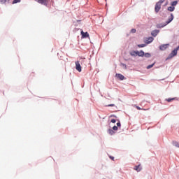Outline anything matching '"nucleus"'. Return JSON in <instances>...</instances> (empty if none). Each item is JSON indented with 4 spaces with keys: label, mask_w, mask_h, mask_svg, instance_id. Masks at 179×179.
Here are the masks:
<instances>
[{
    "label": "nucleus",
    "mask_w": 179,
    "mask_h": 179,
    "mask_svg": "<svg viewBox=\"0 0 179 179\" xmlns=\"http://www.w3.org/2000/svg\"><path fill=\"white\" fill-rule=\"evenodd\" d=\"M164 1L166 0H159L158 2H157L155 7V13H159L160 9H162V4L164 2Z\"/></svg>",
    "instance_id": "nucleus-1"
},
{
    "label": "nucleus",
    "mask_w": 179,
    "mask_h": 179,
    "mask_svg": "<svg viewBox=\"0 0 179 179\" xmlns=\"http://www.w3.org/2000/svg\"><path fill=\"white\" fill-rule=\"evenodd\" d=\"M35 1L36 2H38V3H41V5H45V6H47L50 3V0H35Z\"/></svg>",
    "instance_id": "nucleus-2"
},
{
    "label": "nucleus",
    "mask_w": 179,
    "mask_h": 179,
    "mask_svg": "<svg viewBox=\"0 0 179 179\" xmlns=\"http://www.w3.org/2000/svg\"><path fill=\"white\" fill-rule=\"evenodd\" d=\"M179 50V46H178L174 50H173L169 56V58H173V57H176L177 55V52Z\"/></svg>",
    "instance_id": "nucleus-3"
},
{
    "label": "nucleus",
    "mask_w": 179,
    "mask_h": 179,
    "mask_svg": "<svg viewBox=\"0 0 179 179\" xmlns=\"http://www.w3.org/2000/svg\"><path fill=\"white\" fill-rule=\"evenodd\" d=\"M80 34H81L82 38H87L90 37L89 33L84 32L83 30H81Z\"/></svg>",
    "instance_id": "nucleus-4"
},
{
    "label": "nucleus",
    "mask_w": 179,
    "mask_h": 179,
    "mask_svg": "<svg viewBox=\"0 0 179 179\" xmlns=\"http://www.w3.org/2000/svg\"><path fill=\"white\" fill-rule=\"evenodd\" d=\"M76 69L78 71V72H82V66H80L79 61L76 62Z\"/></svg>",
    "instance_id": "nucleus-5"
},
{
    "label": "nucleus",
    "mask_w": 179,
    "mask_h": 179,
    "mask_svg": "<svg viewBox=\"0 0 179 179\" xmlns=\"http://www.w3.org/2000/svg\"><path fill=\"white\" fill-rule=\"evenodd\" d=\"M134 53L136 54V55H138V57H143L145 55V52L143 50L139 51H134Z\"/></svg>",
    "instance_id": "nucleus-6"
},
{
    "label": "nucleus",
    "mask_w": 179,
    "mask_h": 179,
    "mask_svg": "<svg viewBox=\"0 0 179 179\" xmlns=\"http://www.w3.org/2000/svg\"><path fill=\"white\" fill-rule=\"evenodd\" d=\"M115 76L120 80H124V79H125V77L121 73H116Z\"/></svg>",
    "instance_id": "nucleus-7"
},
{
    "label": "nucleus",
    "mask_w": 179,
    "mask_h": 179,
    "mask_svg": "<svg viewBox=\"0 0 179 179\" xmlns=\"http://www.w3.org/2000/svg\"><path fill=\"white\" fill-rule=\"evenodd\" d=\"M134 170L137 171V173H139V171H142V166H141V164H138V166H135L134 168Z\"/></svg>",
    "instance_id": "nucleus-8"
},
{
    "label": "nucleus",
    "mask_w": 179,
    "mask_h": 179,
    "mask_svg": "<svg viewBox=\"0 0 179 179\" xmlns=\"http://www.w3.org/2000/svg\"><path fill=\"white\" fill-rule=\"evenodd\" d=\"M160 31L157 30V29H155L154 31H152L151 32V35L153 36V37H156V36H157V34H159Z\"/></svg>",
    "instance_id": "nucleus-9"
},
{
    "label": "nucleus",
    "mask_w": 179,
    "mask_h": 179,
    "mask_svg": "<svg viewBox=\"0 0 179 179\" xmlns=\"http://www.w3.org/2000/svg\"><path fill=\"white\" fill-rule=\"evenodd\" d=\"M167 47H169V44L162 45L159 46V50H161V51H164Z\"/></svg>",
    "instance_id": "nucleus-10"
},
{
    "label": "nucleus",
    "mask_w": 179,
    "mask_h": 179,
    "mask_svg": "<svg viewBox=\"0 0 179 179\" xmlns=\"http://www.w3.org/2000/svg\"><path fill=\"white\" fill-rule=\"evenodd\" d=\"M173 19H174V15L173 14H171V17L169 18L168 21L166 22V24H169V23H171Z\"/></svg>",
    "instance_id": "nucleus-11"
},
{
    "label": "nucleus",
    "mask_w": 179,
    "mask_h": 179,
    "mask_svg": "<svg viewBox=\"0 0 179 179\" xmlns=\"http://www.w3.org/2000/svg\"><path fill=\"white\" fill-rule=\"evenodd\" d=\"M165 26H167V23L165 24H157V29H162V27H164Z\"/></svg>",
    "instance_id": "nucleus-12"
},
{
    "label": "nucleus",
    "mask_w": 179,
    "mask_h": 179,
    "mask_svg": "<svg viewBox=\"0 0 179 179\" xmlns=\"http://www.w3.org/2000/svg\"><path fill=\"white\" fill-rule=\"evenodd\" d=\"M153 40H154L153 37H149L146 40L145 43H146V44H150V43H152V41H153Z\"/></svg>",
    "instance_id": "nucleus-13"
},
{
    "label": "nucleus",
    "mask_w": 179,
    "mask_h": 179,
    "mask_svg": "<svg viewBox=\"0 0 179 179\" xmlns=\"http://www.w3.org/2000/svg\"><path fill=\"white\" fill-rule=\"evenodd\" d=\"M177 98H169L166 99V101H168V103H171V101H174V100H176Z\"/></svg>",
    "instance_id": "nucleus-14"
},
{
    "label": "nucleus",
    "mask_w": 179,
    "mask_h": 179,
    "mask_svg": "<svg viewBox=\"0 0 179 179\" xmlns=\"http://www.w3.org/2000/svg\"><path fill=\"white\" fill-rule=\"evenodd\" d=\"M174 9H176V7H173L172 6L168 7V10H169V12H174Z\"/></svg>",
    "instance_id": "nucleus-15"
},
{
    "label": "nucleus",
    "mask_w": 179,
    "mask_h": 179,
    "mask_svg": "<svg viewBox=\"0 0 179 179\" xmlns=\"http://www.w3.org/2000/svg\"><path fill=\"white\" fill-rule=\"evenodd\" d=\"M172 145H173V146H176V148H179V143L177 141H173Z\"/></svg>",
    "instance_id": "nucleus-16"
},
{
    "label": "nucleus",
    "mask_w": 179,
    "mask_h": 179,
    "mask_svg": "<svg viewBox=\"0 0 179 179\" xmlns=\"http://www.w3.org/2000/svg\"><path fill=\"white\" fill-rule=\"evenodd\" d=\"M177 3H178V1H174L171 3V6L174 7V6H177Z\"/></svg>",
    "instance_id": "nucleus-17"
},
{
    "label": "nucleus",
    "mask_w": 179,
    "mask_h": 179,
    "mask_svg": "<svg viewBox=\"0 0 179 179\" xmlns=\"http://www.w3.org/2000/svg\"><path fill=\"white\" fill-rule=\"evenodd\" d=\"M108 134H109V135H114V134H115V131H114V130H113L111 129H109Z\"/></svg>",
    "instance_id": "nucleus-18"
},
{
    "label": "nucleus",
    "mask_w": 179,
    "mask_h": 179,
    "mask_svg": "<svg viewBox=\"0 0 179 179\" xmlns=\"http://www.w3.org/2000/svg\"><path fill=\"white\" fill-rule=\"evenodd\" d=\"M22 0H13V5H15V3H19Z\"/></svg>",
    "instance_id": "nucleus-19"
},
{
    "label": "nucleus",
    "mask_w": 179,
    "mask_h": 179,
    "mask_svg": "<svg viewBox=\"0 0 179 179\" xmlns=\"http://www.w3.org/2000/svg\"><path fill=\"white\" fill-rule=\"evenodd\" d=\"M139 48H143V47H146V44H139L138 45Z\"/></svg>",
    "instance_id": "nucleus-20"
},
{
    "label": "nucleus",
    "mask_w": 179,
    "mask_h": 179,
    "mask_svg": "<svg viewBox=\"0 0 179 179\" xmlns=\"http://www.w3.org/2000/svg\"><path fill=\"white\" fill-rule=\"evenodd\" d=\"M145 58H150V53H144Z\"/></svg>",
    "instance_id": "nucleus-21"
},
{
    "label": "nucleus",
    "mask_w": 179,
    "mask_h": 179,
    "mask_svg": "<svg viewBox=\"0 0 179 179\" xmlns=\"http://www.w3.org/2000/svg\"><path fill=\"white\" fill-rule=\"evenodd\" d=\"M154 66H155V63L152 64L148 65V66H147V69H150V68H153Z\"/></svg>",
    "instance_id": "nucleus-22"
},
{
    "label": "nucleus",
    "mask_w": 179,
    "mask_h": 179,
    "mask_svg": "<svg viewBox=\"0 0 179 179\" xmlns=\"http://www.w3.org/2000/svg\"><path fill=\"white\" fill-rule=\"evenodd\" d=\"M113 131H117L118 127H117V126H114V127H113Z\"/></svg>",
    "instance_id": "nucleus-23"
},
{
    "label": "nucleus",
    "mask_w": 179,
    "mask_h": 179,
    "mask_svg": "<svg viewBox=\"0 0 179 179\" xmlns=\"http://www.w3.org/2000/svg\"><path fill=\"white\" fill-rule=\"evenodd\" d=\"M136 108L137 110H146V109H142V108H141V107H139V106H136Z\"/></svg>",
    "instance_id": "nucleus-24"
},
{
    "label": "nucleus",
    "mask_w": 179,
    "mask_h": 179,
    "mask_svg": "<svg viewBox=\"0 0 179 179\" xmlns=\"http://www.w3.org/2000/svg\"><path fill=\"white\" fill-rule=\"evenodd\" d=\"M110 122H112L113 124H115L116 120L115 119H112Z\"/></svg>",
    "instance_id": "nucleus-25"
},
{
    "label": "nucleus",
    "mask_w": 179,
    "mask_h": 179,
    "mask_svg": "<svg viewBox=\"0 0 179 179\" xmlns=\"http://www.w3.org/2000/svg\"><path fill=\"white\" fill-rule=\"evenodd\" d=\"M131 33H136V29H131Z\"/></svg>",
    "instance_id": "nucleus-26"
},
{
    "label": "nucleus",
    "mask_w": 179,
    "mask_h": 179,
    "mask_svg": "<svg viewBox=\"0 0 179 179\" xmlns=\"http://www.w3.org/2000/svg\"><path fill=\"white\" fill-rule=\"evenodd\" d=\"M114 106H115V105H114V104H109V105H108V107H114Z\"/></svg>",
    "instance_id": "nucleus-27"
},
{
    "label": "nucleus",
    "mask_w": 179,
    "mask_h": 179,
    "mask_svg": "<svg viewBox=\"0 0 179 179\" xmlns=\"http://www.w3.org/2000/svg\"><path fill=\"white\" fill-rule=\"evenodd\" d=\"M1 3H6V0H1Z\"/></svg>",
    "instance_id": "nucleus-28"
},
{
    "label": "nucleus",
    "mask_w": 179,
    "mask_h": 179,
    "mask_svg": "<svg viewBox=\"0 0 179 179\" xmlns=\"http://www.w3.org/2000/svg\"><path fill=\"white\" fill-rule=\"evenodd\" d=\"M117 127H121V123H120V122H117Z\"/></svg>",
    "instance_id": "nucleus-29"
},
{
    "label": "nucleus",
    "mask_w": 179,
    "mask_h": 179,
    "mask_svg": "<svg viewBox=\"0 0 179 179\" xmlns=\"http://www.w3.org/2000/svg\"><path fill=\"white\" fill-rule=\"evenodd\" d=\"M131 55H136V53H134V52H132L131 53Z\"/></svg>",
    "instance_id": "nucleus-30"
},
{
    "label": "nucleus",
    "mask_w": 179,
    "mask_h": 179,
    "mask_svg": "<svg viewBox=\"0 0 179 179\" xmlns=\"http://www.w3.org/2000/svg\"><path fill=\"white\" fill-rule=\"evenodd\" d=\"M110 159H111V160H114V157H110Z\"/></svg>",
    "instance_id": "nucleus-31"
},
{
    "label": "nucleus",
    "mask_w": 179,
    "mask_h": 179,
    "mask_svg": "<svg viewBox=\"0 0 179 179\" xmlns=\"http://www.w3.org/2000/svg\"><path fill=\"white\" fill-rule=\"evenodd\" d=\"M8 1H10V0H8Z\"/></svg>",
    "instance_id": "nucleus-32"
}]
</instances>
